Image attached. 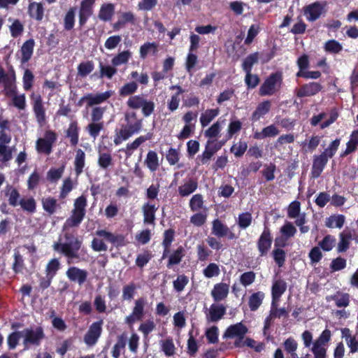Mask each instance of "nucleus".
<instances>
[{
    "label": "nucleus",
    "instance_id": "52",
    "mask_svg": "<svg viewBox=\"0 0 358 358\" xmlns=\"http://www.w3.org/2000/svg\"><path fill=\"white\" fill-rule=\"evenodd\" d=\"M132 135V131H131L128 127L123 128L120 130L116 134V136L114 138V143L115 145L120 144L122 141H126Z\"/></svg>",
    "mask_w": 358,
    "mask_h": 358
},
{
    "label": "nucleus",
    "instance_id": "48",
    "mask_svg": "<svg viewBox=\"0 0 358 358\" xmlns=\"http://www.w3.org/2000/svg\"><path fill=\"white\" fill-rule=\"evenodd\" d=\"M155 327L153 320L149 319L140 324L138 331L142 332L145 337H147L155 329Z\"/></svg>",
    "mask_w": 358,
    "mask_h": 358
},
{
    "label": "nucleus",
    "instance_id": "5",
    "mask_svg": "<svg viewBox=\"0 0 358 358\" xmlns=\"http://www.w3.org/2000/svg\"><path fill=\"white\" fill-rule=\"evenodd\" d=\"M147 300L144 297L138 298L134 301V306L130 315L125 317V323L128 325H133L137 321H141L146 311Z\"/></svg>",
    "mask_w": 358,
    "mask_h": 358
},
{
    "label": "nucleus",
    "instance_id": "8",
    "mask_svg": "<svg viewBox=\"0 0 358 358\" xmlns=\"http://www.w3.org/2000/svg\"><path fill=\"white\" fill-rule=\"evenodd\" d=\"M325 3L320 2L313 3L304 8V15L308 21L317 20L324 12Z\"/></svg>",
    "mask_w": 358,
    "mask_h": 358
},
{
    "label": "nucleus",
    "instance_id": "11",
    "mask_svg": "<svg viewBox=\"0 0 358 358\" xmlns=\"http://www.w3.org/2000/svg\"><path fill=\"white\" fill-rule=\"evenodd\" d=\"M286 289L287 284L283 280H276L273 282L271 287L272 306L280 300Z\"/></svg>",
    "mask_w": 358,
    "mask_h": 358
},
{
    "label": "nucleus",
    "instance_id": "27",
    "mask_svg": "<svg viewBox=\"0 0 358 358\" xmlns=\"http://www.w3.org/2000/svg\"><path fill=\"white\" fill-rule=\"evenodd\" d=\"M197 188V182L192 179L186 181L178 188V192L182 196H187L193 193Z\"/></svg>",
    "mask_w": 358,
    "mask_h": 358
},
{
    "label": "nucleus",
    "instance_id": "32",
    "mask_svg": "<svg viewBox=\"0 0 358 358\" xmlns=\"http://www.w3.org/2000/svg\"><path fill=\"white\" fill-rule=\"evenodd\" d=\"M161 350L167 357H171L176 353V347L172 338L169 337L161 341Z\"/></svg>",
    "mask_w": 358,
    "mask_h": 358
},
{
    "label": "nucleus",
    "instance_id": "16",
    "mask_svg": "<svg viewBox=\"0 0 358 358\" xmlns=\"http://www.w3.org/2000/svg\"><path fill=\"white\" fill-rule=\"evenodd\" d=\"M31 99L33 101V108L36 115L37 121L42 122L44 121L45 115V110L43 108L41 97L39 94H32Z\"/></svg>",
    "mask_w": 358,
    "mask_h": 358
},
{
    "label": "nucleus",
    "instance_id": "29",
    "mask_svg": "<svg viewBox=\"0 0 358 358\" xmlns=\"http://www.w3.org/2000/svg\"><path fill=\"white\" fill-rule=\"evenodd\" d=\"M145 164L151 171H155L159 166L157 154L152 150L148 152Z\"/></svg>",
    "mask_w": 358,
    "mask_h": 358
},
{
    "label": "nucleus",
    "instance_id": "37",
    "mask_svg": "<svg viewBox=\"0 0 358 358\" xmlns=\"http://www.w3.org/2000/svg\"><path fill=\"white\" fill-rule=\"evenodd\" d=\"M85 215V212H80L73 210L72 215L66 220V224L69 227L78 226L82 222Z\"/></svg>",
    "mask_w": 358,
    "mask_h": 358
},
{
    "label": "nucleus",
    "instance_id": "36",
    "mask_svg": "<svg viewBox=\"0 0 358 358\" xmlns=\"http://www.w3.org/2000/svg\"><path fill=\"white\" fill-rule=\"evenodd\" d=\"M137 289V286L134 282H130L123 287L122 289V299L126 301L131 300Z\"/></svg>",
    "mask_w": 358,
    "mask_h": 358
},
{
    "label": "nucleus",
    "instance_id": "44",
    "mask_svg": "<svg viewBox=\"0 0 358 358\" xmlns=\"http://www.w3.org/2000/svg\"><path fill=\"white\" fill-rule=\"evenodd\" d=\"M66 135L70 138L71 143L76 145L78 142V129L77 124L75 122L70 124L67 131Z\"/></svg>",
    "mask_w": 358,
    "mask_h": 358
},
{
    "label": "nucleus",
    "instance_id": "23",
    "mask_svg": "<svg viewBox=\"0 0 358 358\" xmlns=\"http://www.w3.org/2000/svg\"><path fill=\"white\" fill-rule=\"evenodd\" d=\"M321 89L320 85L317 83H310L303 85L298 92L300 97L312 96L317 93Z\"/></svg>",
    "mask_w": 358,
    "mask_h": 358
},
{
    "label": "nucleus",
    "instance_id": "3",
    "mask_svg": "<svg viewBox=\"0 0 358 358\" xmlns=\"http://www.w3.org/2000/svg\"><path fill=\"white\" fill-rule=\"evenodd\" d=\"M282 78L280 73H272L268 76L259 90L261 96H271L275 94L281 87Z\"/></svg>",
    "mask_w": 358,
    "mask_h": 358
},
{
    "label": "nucleus",
    "instance_id": "12",
    "mask_svg": "<svg viewBox=\"0 0 358 358\" xmlns=\"http://www.w3.org/2000/svg\"><path fill=\"white\" fill-rule=\"evenodd\" d=\"M327 162V153H322L319 156L315 157L311 171L313 178H317L320 176Z\"/></svg>",
    "mask_w": 358,
    "mask_h": 358
},
{
    "label": "nucleus",
    "instance_id": "35",
    "mask_svg": "<svg viewBox=\"0 0 358 358\" xmlns=\"http://www.w3.org/2000/svg\"><path fill=\"white\" fill-rule=\"evenodd\" d=\"M280 232L285 239H289L293 237L296 233V229L290 222H285L284 225L280 228Z\"/></svg>",
    "mask_w": 358,
    "mask_h": 358
},
{
    "label": "nucleus",
    "instance_id": "39",
    "mask_svg": "<svg viewBox=\"0 0 358 358\" xmlns=\"http://www.w3.org/2000/svg\"><path fill=\"white\" fill-rule=\"evenodd\" d=\"M157 52V44L155 43H146L140 48V56L145 58L148 54L155 55Z\"/></svg>",
    "mask_w": 358,
    "mask_h": 358
},
{
    "label": "nucleus",
    "instance_id": "42",
    "mask_svg": "<svg viewBox=\"0 0 358 358\" xmlns=\"http://www.w3.org/2000/svg\"><path fill=\"white\" fill-rule=\"evenodd\" d=\"M229 229L227 226L223 224L220 220H215L213 223V233L220 237L226 236Z\"/></svg>",
    "mask_w": 358,
    "mask_h": 358
},
{
    "label": "nucleus",
    "instance_id": "4",
    "mask_svg": "<svg viewBox=\"0 0 358 358\" xmlns=\"http://www.w3.org/2000/svg\"><path fill=\"white\" fill-rule=\"evenodd\" d=\"M248 327L243 324L242 322H238L235 324L230 325L223 334L224 338H236L234 342L235 347L240 348L242 346V340L248 333Z\"/></svg>",
    "mask_w": 358,
    "mask_h": 358
},
{
    "label": "nucleus",
    "instance_id": "28",
    "mask_svg": "<svg viewBox=\"0 0 358 358\" xmlns=\"http://www.w3.org/2000/svg\"><path fill=\"white\" fill-rule=\"evenodd\" d=\"M220 113L218 108L208 109L201 115L200 122L202 127H205Z\"/></svg>",
    "mask_w": 358,
    "mask_h": 358
},
{
    "label": "nucleus",
    "instance_id": "14",
    "mask_svg": "<svg viewBox=\"0 0 358 358\" xmlns=\"http://www.w3.org/2000/svg\"><path fill=\"white\" fill-rule=\"evenodd\" d=\"M327 301H334L338 308H346L350 302V296L348 293L336 292L334 294L327 296L326 298Z\"/></svg>",
    "mask_w": 358,
    "mask_h": 358
},
{
    "label": "nucleus",
    "instance_id": "50",
    "mask_svg": "<svg viewBox=\"0 0 358 358\" xmlns=\"http://www.w3.org/2000/svg\"><path fill=\"white\" fill-rule=\"evenodd\" d=\"M256 278V274L254 271H247L240 276V282L245 287L252 284Z\"/></svg>",
    "mask_w": 358,
    "mask_h": 358
},
{
    "label": "nucleus",
    "instance_id": "31",
    "mask_svg": "<svg viewBox=\"0 0 358 358\" xmlns=\"http://www.w3.org/2000/svg\"><path fill=\"white\" fill-rule=\"evenodd\" d=\"M224 123V120H221L220 118L210 127L205 131L204 135L210 140H213L212 138H213L217 137Z\"/></svg>",
    "mask_w": 358,
    "mask_h": 358
},
{
    "label": "nucleus",
    "instance_id": "22",
    "mask_svg": "<svg viewBox=\"0 0 358 358\" xmlns=\"http://www.w3.org/2000/svg\"><path fill=\"white\" fill-rule=\"evenodd\" d=\"M115 12V6L113 3H108L103 4L99 12V18L103 21H109Z\"/></svg>",
    "mask_w": 358,
    "mask_h": 358
},
{
    "label": "nucleus",
    "instance_id": "21",
    "mask_svg": "<svg viewBox=\"0 0 358 358\" xmlns=\"http://www.w3.org/2000/svg\"><path fill=\"white\" fill-rule=\"evenodd\" d=\"M170 90H176V92L171 97V99L168 101V108L170 110H176L180 101V94L184 92V90L178 85H173L170 87Z\"/></svg>",
    "mask_w": 358,
    "mask_h": 358
},
{
    "label": "nucleus",
    "instance_id": "43",
    "mask_svg": "<svg viewBox=\"0 0 358 358\" xmlns=\"http://www.w3.org/2000/svg\"><path fill=\"white\" fill-rule=\"evenodd\" d=\"M272 255L278 267H282L285 262L286 253L280 248H275L272 252Z\"/></svg>",
    "mask_w": 358,
    "mask_h": 358
},
{
    "label": "nucleus",
    "instance_id": "49",
    "mask_svg": "<svg viewBox=\"0 0 358 358\" xmlns=\"http://www.w3.org/2000/svg\"><path fill=\"white\" fill-rule=\"evenodd\" d=\"M358 145V129L356 131H354L351 136L350 139L347 143V148L345 151V155H348L352 152H354L357 146Z\"/></svg>",
    "mask_w": 358,
    "mask_h": 358
},
{
    "label": "nucleus",
    "instance_id": "46",
    "mask_svg": "<svg viewBox=\"0 0 358 358\" xmlns=\"http://www.w3.org/2000/svg\"><path fill=\"white\" fill-rule=\"evenodd\" d=\"M189 282V278L184 274L178 275L173 281V288L178 292H181Z\"/></svg>",
    "mask_w": 358,
    "mask_h": 358
},
{
    "label": "nucleus",
    "instance_id": "1",
    "mask_svg": "<svg viewBox=\"0 0 358 358\" xmlns=\"http://www.w3.org/2000/svg\"><path fill=\"white\" fill-rule=\"evenodd\" d=\"M287 216L294 220L295 224L299 227L301 233L305 234L309 231L310 227L305 225L306 223V214L301 211L299 201H292L287 208Z\"/></svg>",
    "mask_w": 358,
    "mask_h": 358
},
{
    "label": "nucleus",
    "instance_id": "15",
    "mask_svg": "<svg viewBox=\"0 0 358 358\" xmlns=\"http://www.w3.org/2000/svg\"><path fill=\"white\" fill-rule=\"evenodd\" d=\"M57 251L60 252L68 259V263L70 264L71 261L76 259H85L84 254H81L83 250L80 252V248H54Z\"/></svg>",
    "mask_w": 358,
    "mask_h": 358
},
{
    "label": "nucleus",
    "instance_id": "51",
    "mask_svg": "<svg viewBox=\"0 0 358 358\" xmlns=\"http://www.w3.org/2000/svg\"><path fill=\"white\" fill-rule=\"evenodd\" d=\"M98 164L102 169H108L112 165V157L109 153L99 152Z\"/></svg>",
    "mask_w": 358,
    "mask_h": 358
},
{
    "label": "nucleus",
    "instance_id": "13",
    "mask_svg": "<svg viewBox=\"0 0 358 358\" xmlns=\"http://www.w3.org/2000/svg\"><path fill=\"white\" fill-rule=\"evenodd\" d=\"M226 313V308L222 304H212L207 315V320L210 322H217L221 320Z\"/></svg>",
    "mask_w": 358,
    "mask_h": 358
},
{
    "label": "nucleus",
    "instance_id": "7",
    "mask_svg": "<svg viewBox=\"0 0 358 358\" xmlns=\"http://www.w3.org/2000/svg\"><path fill=\"white\" fill-rule=\"evenodd\" d=\"M103 320L93 322L84 336L85 343L90 347L94 346L98 341L102 333Z\"/></svg>",
    "mask_w": 358,
    "mask_h": 358
},
{
    "label": "nucleus",
    "instance_id": "59",
    "mask_svg": "<svg viewBox=\"0 0 358 358\" xmlns=\"http://www.w3.org/2000/svg\"><path fill=\"white\" fill-rule=\"evenodd\" d=\"M43 207L45 211L50 214H52L55 212L57 207V201L51 197H47L43 199L42 201Z\"/></svg>",
    "mask_w": 358,
    "mask_h": 358
},
{
    "label": "nucleus",
    "instance_id": "64",
    "mask_svg": "<svg viewBox=\"0 0 358 358\" xmlns=\"http://www.w3.org/2000/svg\"><path fill=\"white\" fill-rule=\"evenodd\" d=\"M252 222V215L250 213H245L238 216V224L242 229L248 228Z\"/></svg>",
    "mask_w": 358,
    "mask_h": 358
},
{
    "label": "nucleus",
    "instance_id": "45",
    "mask_svg": "<svg viewBox=\"0 0 358 358\" xmlns=\"http://www.w3.org/2000/svg\"><path fill=\"white\" fill-rule=\"evenodd\" d=\"M22 335V331H15L8 336L7 343L9 350H13L17 347Z\"/></svg>",
    "mask_w": 358,
    "mask_h": 358
},
{
    "label": "nucleus",
    "instance_id": "62",
    "mask_svg": "<svg viewBox=\"0 0 358 358\" xmlns=\"http://www.w3.org/2000/svg\"><path fill=\"white\" fill-rule=\"evenodd\" d=\"M94 69V65L91 62H83L78 67V74L82 77H85Z\"/></svg>",
    "mask_w": 358,
    "mask_h": 358
},
{
    "label": "nucleus",
    "instance_id": "54",
    "mask_svg": "<svg viewBox=\"0 0 358 358\" xmlns=\"http://www.w3.org/2000/svg\"><path fill=\"white\" fill-rule=\"evenodd\" d=\"M257 61L258 55L256 53L247 57L243 63V69L245 73L251 72L253 65L256 64Z\"/></svg>",
    "mask_w": 358,
    "mask_h": 358
},
{
    "label": "nucleus",
    "instance_id": "25",
    "mask_svg": "<svg viewBox=\"0 0 358 358\" xmlns=\"http://www.w3.org/2000/svg\"><path fill=\"white\" fill-rule=\"evenodd\" d=\"M345 222V217L342 215H334L325 220V226L328 228L341 229Z\"/></svg>",
    "mask_w": 358,
    "mask_h": 358
},
{
    "label": "nucleus",
    "instance_id": "47",
    "mask_svg": "<svg viewBox=\"0 0 358 358\" xmlns=\"http://www.w3.org/2000/svg\"><path fill=\"white\" fill-rule=\"evenodd\" d=\"M60 268V264L57 259H52L45 268L46 275L53 278Z\"/></svg>",
    "mask_w": 358,
    "mask_h": 358
},
{
    "label": "nucleus",
    "instance_id": "40",
    "mask_svg": "<svg viewBox=\"0 0 358 358\" xmlns=\"http://www.w3.org/2000/svg\"><path fill=\"white\" fill-rule=\"evenodd\" d=\"M85 152L82 150L78 149L75 157V170L78 175L83 171V169L85 166Z\"/></svg>",
    "mask_w": 358,
    "mask_h": 358
},
{
    "label": "nucleus",
    "instance_id": "63",
    "mask_svg": "<svg viewBox=\"0 0 358 358\" xmlns=\"http://www.w3.org/2000/svg\"><path fill=\"white\" fill-rule=\"evenodd\" d=\"M138 89V85L135 82H130L124 85L120 90L121 96H127L134 93Z\"/></svg>",
    "mask_w": 358,
    "mask_h": 358
},
{
    "label": "nucleus",
    "instance_id": "41",
    "mask_svg": "<svg viewBox=\"0 0 358 358\" xmlns=\"http://www.w3.org/2000/svg\"><path fill=\"white\" fill-rule=\"evenodd\" d=\"M152 257V255L151 252L149 250H145L143 253L137 255L136 265L142 268L149 262Z\"/></svg>",
    "mask_w": 358,
    "mask_h": 358
},
{
    "label": "nucleus",
    "instance_id": "53",
    "mask_svg": "<svg viewBox=\"0 0 358 358\" xmlns=\"http://www.w3.org/2000/svg\"><path fill=\"white\" fill-rule=\"evenodd\" d=\"M76 11V8H71L66 14L64 17V27L66 29L69 30L73 27Z\"/></svg>",
    "mask_w": 358,
    "mask_h": 358
},
{
    "label": "nucleus",
    "instance_id": "10",
    "mask_svg": "<svg viewBox=\"0 0 358 358\" xmlns=\"http://www.w3.org/2000/svg\"><path fill=\"white\" fill-rule=\"evenodd\" d=\"M66 273L71 282H78L80 285H83L87 278V271L76 266L69 268Z\"/></svg>",
    "mask_w": 358,
    "mask_h": 358
},
{
    "label": "nucleus",
    "instance_id": "24",
    "mask_svg": "<svg viewBox=\"0 0 358 358\" xmlns=\"http://www.w3.org/2000/svg\"><path fill=\"white\" fill-rule=\"evenodd\" d=\"M34 41L33 39H29L23 44L21 48L22 62L25 63L31 59L34 51Z\"/></svg>",
    "mask_w": 358,
    "mask_h": 358
},
{
    "label": "nucleus",
    "instance_id": "2",
    "mask_svg": "<svg viewBox=\"0 0 358 358\" xmlns=\"http://www.w3.org/2000/svg\"><path fill=\"white\" fill-rule=\"evenodd\" d=\"M23 345L24 350L30 346H39L42 341L45 338L43 328L38 326L36 328H26L22 331Z\"/></svg>",
    "mask_w": 358,
    "mask_h": 358
},
{
    "label": "nucleus",
    "instance_id": "33",
    "mask_svg": "<svg viewBox=\"0 0 358 358\" xmlns=\"http://www.w3.org/2000/svg\"><path fill=\"white\" fill-rule=\"evenodd\" d=\"M30 16L37 20H41L43 17V8L41 3L32 2L29 6Z\"/></svg>",
    "mask_w": 358,
    "mask_h": 358
},
{
    "label": "nucleus",
    "instance_id": "61",
    "mask_svg": "<svg viewBox=\"0 0 358 358\" xmlns=\"http://www.w3.org/2000/svg\"><path fill=\"white\" fill-rule=\"evenodd\" d=\"M145 99L141 96H132L127 101V105L133 109H138L143 106Z\"/></svg>",
    "mask_w": 358,
    "mask_h": 358
},
{
    "label": "nucleus",
    "instance_id": "60",
    "mask_svg": "<svg viewBox=\"0 0 358 358\" xmlns=\"http://www.w3.org/2000/svg\"><path fill=\"white\" fill-rule=\"evenodd\" d=\"M203 205V197L201 194L194 195L189 202V206L192 210L197 211L202 208Z\"/></svg>",
    "mask_w": 358,
    "mask_h": 358
},
{
    "label": "nucleus",
    "instance_id": "9",
    "mask_svg": "<svg viewBox=\"0 0 358 358\" xmlns=\"http://www.w3.org/2000/svg\"><path fill=\"white\" fill-rule=\"evenodd\" d=\"M113 94L112 91H106L105 92L99 94H88L86 96L82 97L80 100V103L86 101L87 106H92L101 103L106 101Z\"/></svg>",
    "mask_w": 358,
    "mask_h": 358
},
{
    "label": "nucleus",
    "instance_id": "55",
    "mask_svg": "<svg viewBox=\"0 0 358 358\" xmlns=\"http://www.w3.org/2000/svg\"><path fill=\"white\" fill-rule=\"evenodd\" d=\"M12 159V150L6 145L0 144V163L4 164Z\"/></svg>",
    "mask_w": 358,
    "mask_h": 358
},
{
    "label": "nucleus",
    "instance_id": "38",
    "mask_svg": "<svg viewBox=\"0 0 358 358\" xmlns=\"http://www.w3.org/2000/svg\"><path fill=\"white\" fill-rule=\"evenodd\" d=\"M131 56V53L129 50L122 51L113 58L112 64L115 66L124 64L129 61Z\"/></svg>",
    "mask_w": 358,
    "mask_h": 358
},
{
    "label": "nucleus",
    "instance_id": "19",
    "mask_svg": "<svg viewBox=\"0 0 358 358\" xmlns=\"http://www.w3.org/2000/svg\"><path fill=\"white\" fill-rule=\"evenodd\" d=\"M97 234L108 243L113 245L125 244L124 236L122 235H114L104 230L99 231Z\"/></svg>",
    "mask_w": 358,
    "mask_h": 358
},
{
    "label": "nucleus",
    "instance_id": "18",
    "mask_svg": "<svg viewBox=\"0 0 358 358\" xmlns=\"http://www.w3.org/2000/svg\"><path fill=\"white\" fill-rule=\"evenodd\" d=\"M12 136L10 129V122L3 120L0 122V144L7 145L11 141Z\"/></svg>",
    "mask_w": 358,
    "mask_h": 358
},
{
    "label": "nucleus",
    "instance_id": "56",
    "mask_svg": "<svg viewBox=\"0 0 358 358\" xmlns=\"http://www.w3.org/2000/svg\"><path fill=\"white\" fill-rule=\"evenodd\" d=\"M220 272L219 266L215 263H210L203 269V273L205 277L211 278L217 276Z\"/></svg>",
    "mask_w": 358,
    "mask_h": 358
},
{
    "label": "nucleus",
    "instance_id": "17",
    "mask_svg": "<svg viewBox=\"0 0 358 358\" xmlns=\"http://www.w3.org/2000/svg\"><path fill=\"white\" fill-rule=\"evenodd\" d=\"M228 294L229 285L223 282L215 284L211 292L215 301L224 300L227 298Z\"/></svg>",
    "mask_w": 358,
    "mask_h": 358
},
{
    "label": "nucleus",
    "instance_id": "26",
    "mask_svg": "<svg viewBox=\"0 0 358 358\" xmlns=\"http://www.w3.org/2000/svg\"><path fill=\"white\" fill-rule=\"evenodd\" d=\"M271 108V102L269 101H264L259 103L256 110L252 114V120H258L266 113H268Z\"/></svg>",
    "mask_w": 358,
    "mask_h": 358
},
{
    "label": "nucleus",
    "instance_id": "58",
    "mask_svg": "<svg viewBox=\"0 0 358 358\" xmlns=\"http://www.w3.org/2000/svg\"><path fill=\"white\" fill-rule=\"evenodd\" d=\"M205 334L208 343L215 344L218 342V328L216 326L208 328Z\"/></svg>",
    "mask_w": 358,
    "mask_h": 358
},
{
    "label": "nucleus",
    "instance_id": "57",
    "mask_svg": "<svg viewBox=\"0 0 358 358\" xmlns=\"http://www.w3.org/2000/svg\"><path fill=\"white\" fill-rule=\"evenodd\" d=\"M342 48L341 44L336 40H329L327 41L324 45V50L327 52L334 54L338 53L341 51Z\"/></svg>",
    "mask_w": 358,
    "mask_h": 358
},
{
    "label": "nucleus",
    "instance_id": "34",
    "mask_svg": "<svg viewBox=\"0 0 358 358\" xmlns=\"http://www.w3.org/2000/svg\"><path fill=\"white\" fill-rule=\"evenodd\" d=\"M278 134V129L274 125H270L264 128L261 132H256L255 134V138L257 139H262L266 137L275 136Z\"/></svg>",
    "mask_w": 358,
    "mask_h": 358
},
{
    "label": "nucleus",
    "instance_id": "30",
    "mask_svg": "<svg viewBox=\"0 0 358 358\" xmlns=\"http://www.w3.org/2000/svg\"><path fill=\"white\" fill-rule=\"evenodd\" d=\"M157 208L152 204L149 203L145 204L143 207V215H144V222L145 223L152 224L154 222L155 219V212Z\"/></svg>",
    "mask_w": 358,
    "mask_h": 358
},
{
    "label": "nucleus",
    "instance_id": "20",
    "mask_svg": "<svg viewBox=\"0 0 358 358\" xmlns=\"http://www.w3.org/2000/svg\"><path fill=\"white\" fill-rule=\"evenodd\" d=\"M265 294L258 291L252 294L248 299V306L251 311H256L262 304Z\"/></svg>",
    "mask_w": 358,
    "mask_h": 358
},
{
    "label": "nucleus",
    "instance_id": "6",
    "mask_svg": "<svg viewBox=\"0 0 358 358\" xmlns=\"http://www.w3.org/2000/svg\"><path fill=\"white\" fill-rule=\"evenodd\" d=\"M57 140L56 134L47 131L44 136L39 138L36 142V149L38 153L49 155L52 152V145Z\"/></svg>",
    "mask_w": 358,
    "mask_h": 358
}]
</instances>
